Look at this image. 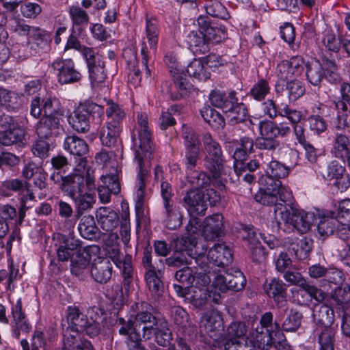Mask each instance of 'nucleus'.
<instances>
[{
	"label": "nucleus",
	"instance_id": "21",
	"mask_svg": "<svg viewBox=\"0 0 350 350\" xmlns=\"http://www.w3.org/2000/svg\"><path fill=\"white\" fill-rule=\"evenodd\" d=\"M208 258L215 267H224L232 262V253L225 244H215L209 250Z\"/></svg>",
	"mask_w": 350,
	"mask_h": 350
},
{
	"label": "nucleus",
	"instance_id": "46",
	"mask_svg": "<svg viewBox=\"0 0 350 350\" xmlns=\"http://www.w3.org/2000/svg\"><path fill=\"white\" fill-rule=\"evenodd\" d=\"M336 332L332 327L323 328L318 336L320 350H334Z\"/></svg>",
	"mask_w": 350,
	"mask_h": 350
},
{
	"label": "nucleus",
	"instance_id": "38",
	"mask_svg": "<svg viewBox=\"0 0 350 350\" xmlns=\"http://www.w3.org/2000/svg\"><path fill=\"white\" fill-rule=\"evenodd\" d=\"M216 275L217 274L214 272H211V274L207 272H200L194 275L195 287L193 289H198V295L202 294V297L204 298L203 304L206 299V286L210 284L212 279L214 280Z\"/></svg>",
	"mask_w": 350,
	"mask_h": 350
},
{
	"label": "nucleus",
	"instance_id": "13",
	"mask_svg": "<svg viewBox=\"0 0 350 350\" xmlns=\"http://www.w3.org/2000/svg\"><path fill=\"white\" fill-rule=\"evenodd\" d=\"M323 176L329 180H333V184L341 191H346L350 185L349 177L345 167L336 161H332L328 165Z\"/></svg>",
	"mask_w": 350,
	"mask_h": 350
},
{
	"label": "nucleus",
	"instance_id": "16",
	"mask_svg": "<svg viewBox=\"0 0 350 350\" xmlns=\"http://www.w3.org/2000/svg\"><path fill=\"white\" fill-rule=\"evenodd\" d=\"M52 66L58 71V81L61 84L74 83L81 79V74L74 68V63L70 59L56 61Z\"/></svg>",
	"mask_w": 350,
	"mask_h": 350
},
{
	"label": "nucleus",
	"instance_id": "60",
	"mask_svg": "<svg viewBox=\"0 0 350 350\" xmlns=\"http://www.w3.org/2000/svg\"><path fill=\"white\" fill-rule=\"evenodd\" d=\"M35 201V196L31 191H28L26 194L22 196L20 198V207L18 208V222L22 224L26 215L27 211L31 207V202Z\"/></svg>",
	"mask_w": 350,
	"mask_h": 350
},
{
	"label": "nucleus",
	"instance_id": "29",
	"mask_svg": "<svg viewBox=\"0 0 350 350\" xmlns=\"http://www.w3.org/2000/svg\"><path fill=\"white\" fill-rule=\"evenodd\" d=\"M209 99L213 106L220 108L225 112L232 109L233 103L236 101V93L232 91L227 96L219 90H213Z\"/></svg>",
	"mask_w": 350,
	"mask_h": 350
},
{
	"label": "nucleus",
	"instance_id": "34",
	"mask_svg": "<svg viewBox=\"0 0 350 350\" xmlns=\"http://www.w3.org/2000/svg\"><path fill=\"white\" fill-rule=\"evenodd\" d=\"M78 230L83 238L92 240L96 238L98 228L92 215H85L80 219Z\"/></svg>",
	"mask_w": 350,
	"mask_h": 350
},
{
	"label": "nucleus",
	"instance_id": "15",
	"mask_svg": "<svg viewBox=\"0 0 350 350\" xmlns=\"http://www.w3.org/2000/svg\"><path fill=\"white\" fill-rule=\"evenodd\" d=\"M64 148L70 154L79 158V165L85 167L86 165L85 155L88 153L89 148L86 142L76 135L68 136L64 143Z\"/></svg>",
	"mask_w": 350,
	"mask_h": 350
},
{
	"label": "nucleus",
	"instance_id": "31",
	"mask_svg": "<svg viewBox=\"0 0 350 350\" xmlns=\"http://www.w3.org/2000/svg\"><path fill=\"white\" fill-rule=\"evenodd\" d=\"M161 271L145 273V280L152 298L159 299L164 292V284L159 277Z\"/></svg>",
	"mask_w": 350,
	"mask_h": 350
},
{
	"label": "nucleus",
	"instance_id": "35",
	"mask_svg": "<svg viewBox=\"0 0 350 350\" xmlns=\"http://www.w3.org/2000/svg\"><path fill=\"white\" fill-rule=\"evenodd\" d=\"M204 8L207 14L224 21L230 18L227 8L219 0H205Z\"/></svg>",
	"mask_w": 350,
	"mask_h": 350
},
{
	"label": "nucleus",
	"instance_id": "53",
	"mask_svg": "<svg viewBox=\"0 0 350 350\" xmlns=\"http://www.w3.org/2000/svg\"><path fill=\"white\" fill-rule=\"evenodd\" d=\"M69 14L74 27H83L87 25L89 22L88 13L79 6H71L69 9Z\"/></svg>",
	"mask_w": 350,
	"mask_h": 350
},
{
	"label": "nucleus",
	"instance_id": "11",
	"mask_svg": "<svg viewBox=\"0 0 350 350\" xmlns=\"http://www.w3.org/2000/svg\"><path fill=\"white\" fill-rule=\"evenodd\" d=\"M183 206L190 216L204 215L207 209V204L204 200V194L198 189H191L183 198Z\"/></svg>",
	"mask_w": 350,
	"mask_h": 350
},
{
	"label": "nucleus",
	"instance_id": "47",
	"mask_svg": "<svg viewBox=\"0 0 350 350\" xmlns=\"http://www.w3.org/2000/svg\"><path fill=\"white\" fill-rule=\"evenodd\" d=\"M109 107L106 109L107 116V124L120 129V124L124 118V112L120 107L113 103H109Z\"/></svg>",
	"mask_w": 350,
	"mask_h": 350
},
{
	"label": "nucleus",
	"instance_id": "54",
	"mask_svg": "<svg viewBox=\"0 0 350 350\" xmlns=\"http://www.w3.org/2000/svg\"><path fill=\"white\" fill-rule=\"evenodd\" d=\"M189 183L195 188H204L210 185L211 183V177L209 175L206 174L204 172H193L188 177H187Z\"/></svg>",
	"mask_w": 350,
	"mask_h": 350
},
{
	"label": "nucleus",
	"instance_id": "42",
	"mask_svg": "<svg viewBox=\"0 0 350 350\" xmlns=\"http://www.w3.org/2000/svg\"><path fill=\"white\" fill-rule=\"evenodd\" d=\"M172 77L174 87L177 91L175 99L187 96L191 90V85L188 82L185 75L180 72H174Z\"/></svg>",
	"mask_w": 350,
	"mask_h": 350
},
{
	"label": "nucleus",
	"instance_id": "59",
	"mask_svg": "<svg viewBox=\"0 0 350 350\" xmlns=\"http://www.w3.org/2000/svg\"><path fill=\"white\" fill-rule=\"evenodd\" d=\"M187 72L189 76L200 80L205 81L209 78L208 74H206L204 70L203 64L196 59L189 64Z\"/></svg>",
	"mask_w": 350,
	"mask_h": 350
},
{
	"label": "nucleus",
	"instance_id": "39",
	"mask_svg": "<svg viewBox=\"0 0 350 350\" xmlns=\"http://www.w3.org/2000/svg\"><path fill=\"white\" fill-rule=\"evenodd\" d=\"M173 288L176 294L185 298L186 300H189L196 306H200L203 304V297L202 294L198 295V291L189 287H183L178 284H174Z\"/></svg>",
	"mask_w": 350,
	"mask_h": 350
},
{
	"label": "nucleus",
	"instance_id": "37",
	"mask_svg": "<svg viewBox=\"0 0 350 350\" xmlns=\"http://www.w3.org/2000/svg\"><path fill=\"white\" fill-rule=\"evenodd\" d=\"M306 76L308 81L313 85H319L325 76V66L319 62L307 65Z\"/></svg>",
	"mask_w": 350,
	"mask_h": 350
},
{
	"label": "nucleus",
	"instance_id": "56",
	"mask_svg": "<svg viewBox=\"0 0 350 350\" xmlns=\"http://www.w3.org/2000/svg\"><path fill=\"white\" fill-rule=\"evenodd\" d=\"M304 291L311 299L317 302H323L327 297V293L317 286L310 284L307 280L302 284L300 288Z\"/></svg>",
	"mask_w": 350,
	"mask_h": 350
},
{
	"label": "nucleus",
	"instance_id": "12",
	"mask_svg": "<svg viewBox=\"0 0 350 350\" xmlns=\"http://www.w3.org/2000/svg\"><path fill=\"white\" fill-rule=\"evenodd\" d=\"M42 107H40V98L36 97L31 103L30 112L35 118H39L43 111V116H57L62 117L64 111L57 99L46 98L42 100Z\"/></svg>",
	"mask_w": 350,
	"mask_h": 350
},
{
	"label": "nucleus",
	"instance_id": "33",
	"mask_svg": "<svg viewBox=\"0 0 350 350\" xmlns=\"http://www.w3.org/2000/svg\"><path fill=\"white\" fill-rule=\"evenodd\" d=\"M222 317L218 311L211 310L207 311L202 316L200 327H204L207 333L215 332L219 330L222 326Z\"/></svg>",
	"mask_w": 350,
	"mask_h": 350
},
{
	"label": "nucleus",
	"instance_id": "3",
	"mask_svg": "<svg viewBox=\"0 0 350 350\" xmlns=\"http://www.w3.org/2000/svg\"><path fill=\"white\" fill-rule=\"evenodd\" d=\"M60 189L74 201L76 219H79L85 212L92 209L95 203L94 196L84 191L85 178L79 174H70L62 178Z\"/></svg>",
	"mask_w": 350,
	"mask_h": 350
},
{
	"label": "nucleus",
	"instance_id": "1",
	"mask_svg": "<svg viewBox=\"0 0 350 350\" xmlns=\"http://www.w3.org/2000/svg\"><path fill=\"white\" fill-rule=\"evenodd\" d=\"M144 305L145 306L137 312L134 319L130 318L126 320L123 317H118L117 322L122 325L119 329L120 334L129 337L134 331L137 334L143 332L144 340L154 336L159 345L167 346L172 340V333L167 323L152 314V306L145 303L142 304V306Z\"/></svg>",
	"mask_w": 350,
	"mask_h": 350
},
{
	"label": "nucleus",
	"instance_id": "5",
	"mask_svg": "<svg viewBox=\"0 0 350 350\" xmlns=\"http://www.w3.org/2000/svg\"><path fill=\"white\" fill-rule=\"evenodd\" d=\"M274 219L278 228L292 226L301 234L306 233L310 228L313 215L294 207L285 206H277L275 210Z\"/></svg>",
	"mask_w": 350,
	"mask_h": 350
},
{
	"label": "nucleus",
	"instance_id": "48",
	"mask_svg": "<svg viewBox=\"0 0 350 350\" xmlns=\"http://www.w3.org/2000/svg\"><path fill=\"white\" fill-rule=\"evenodd\" d=\"M280 196V193L268 192L264 189H260L259 191L254 195L255 200L262 204L267 206H274V211L277 208V206H283L281 203H278V197Z\"/></svg>",
	"mask_w": 350,
	"mask_h": 350
},
{
	"label": "nucleus",
	"instance_id": "8",
	"mask_svg": "<svg viewBox=\"0 0 350 350\" xmlns=\"http://www.w3.org/2000/svg\"><path fill=\"white\" fill-rule=\"evenodd\" d=\"M202 143L206 155L204 158V166L215 179L219 178L224 171V159L221 148L209 133L202 135Z\"/></svg>",
	"mask_w": 350,
	"mask_h": 350
},
{
	"label": "nucleus",
	"instance_id": "24",
	"mask_svg": "<svg viewBox=\"0 0 350 350\" xmlns=\"http://www.w3.org/2000/svg\"><path fill=\"white\" fill-rule=\"evenodd\" d=\"M59 117L43 116L36 128V133L40 138L49 139L57 135L60 123Z\"/></svg>",
	"mask_w": 350,
	"mask_h": 350
},
{
	"label": "nucleus",
	"instance_id": "18",
	"mask_svg": "<svg viewBox=\"0 0 350 350\" xmlns=\"http://www.w3.org/2000/svg\"><path fill=\"white\" fill-rule=\"evenodd\" d=\"M16 30L19 34L26 35L27 36L29 44L31 42L36 44H50L52 41L51 33L38 27H33L24 23H18L16 25Z\"/></svg>",
	"mask_w": 350,
	"mask_h": 350
},
{
	"label": "nucleus",
	"instance_id": "49",
	"mask_svg": "<svg viewBox=\"0 0 350 350\" xmlns=\"http://www.w3.org/2000/svg\"><path fill=\"white\" fill-rule=\"evenodd\" d=\"M302 314L299 311L291 310L290 314L282 324V329L285 332H295L301 326Z\"/></svg>",
	"mask_w": 350,
	"mask_h": 350
},
{
	"label": "nucleus",
	"instance_id": "28",
	"mask_svg": "<svg viewBox=\"0 0 350 350\" xmlns=\"http://www.w3.org/2000/svg\"><path fill=\"white\" fill-rule=\"evenodd\" d=\"M90 256L85 248H79L71 259V273L76 276L83 277L88 273Z\"/></svg>",
	"mask_w": 350,
	"mask_h": 350
},
{
	"label": "nucleus",
	"instance_id": "27",
	"mask_svg": "<svg viewBox=\"0 0 350 350\" xmlns=\"http://www.w3.org/2000/svg\"><path fill=\"white\" fill-rule=\"evenodd\" d=\"M96 217L100 227L106 232L112 231L119 223L118 213L109 207H100L96 211Z\"/></svg>",
	"mask_w": 350,
	"mask_h": 350
},
{
	"label": "nucleus",
	"instance_id": "50",
	"mask_svg": "<svg viewBox=\"0 0 350 350\" xmlns=\"http://www.w3.org/2000/svg\"><path fill=\"white\" fill-rule=\"evenodd\" d=\"M337 223L339 221L333 216L322 217L317 226L319 234L323 238L332 235L336 230Z\"/></svg>",
	"mask_w": 350,
	"mask_h": 350
},
{
	"label": "nucleus",
	"instance_id": "2",
	"mask_svg": "<svg viewBox=\"0 0 350 350\" xmlns=\"http://www.w3.org/2000/svg\"><path fill=\"white\" fill-rule=\"evenodd\" d=\"M135 129L137 135H133V141L135 148V160L139 169L137 196L141 198L143 196L144 189L149 176L152 150L151 133L148 127V115L146 113H137Z\"/></svg>",
	"mask_w": 350,
	"mask_h": 350
},
{
	"label": "nucleus",
	"instance_id": "23",
	"mask_svg": "<svg viewBox=\"0 0 350 350\" xmlns=\"http://www.w3.org/2000/svg\"><path fill=\"white\" fill-rule=\"evenodd\" d=\"M261 189H264L268 192H275L280 193V199L282 202H285L291 198V193L286 189L282 187V183L280 179L271 177L266 174L261 176L260 179Z\"/></svg>",
	"mask_w": 350,
	"mask_h": 350
},
{
	"label": "nucleus",
	"instance_id": "22",
	"mask_svg": "<svg viewBox=\"0 0 350 350\" xmlns=\"http://www.w3.org/2000/svg\"><path fill=\"white\" fill-rule=\"evenodd\" d=\"M275 91L282 96L287 97L290 101H295L304 95L305 88L298 80H292L286 84L277 81Z\"/></svg>",
	"mask_w": 350,
	"mask_h": 350
},
{
	"label": "nucleus",
	"instance_id": "45",
	"mask_svg": "<svg viewBox=\"0 0 350 350\" xmlns=\"http://www.w3.org/2000/svg\"><path fill=\"white\" fill-rule=\"evenodd\" d=\"M334 153L336 157L349 158L350 156V141L342 134H337L334 144Z\"/></svg>",
	"mask_w": 350,
	"mask_h": 350
},
{
	"label": "nucleus",
	"instance_id": "57",
	"mask_svg": "<svg viewBox=\"0 0 350 350\" xmlns=\"http://www.w3.org/2000/svg\"><path fill=\"white\" fill-rule=\"evenodd\" d=\"M20 10L24 17L35 18L41 13L42 7L38 3L28 1L24 2L21 1Z\"/></svg>",
	"mask_w": 350,
	"mask_h": 350
},
{
	"label": "nucleus",
	"instance_id": "64",
	"mask_svg": "<svg viewBox=\"0 0 350 350\" xmlns=\"http://www.w3.org/2000/svg\"><path fill=\"white\" fill-rule=\"evenodd\" d=\"M333 299L338 306L343 307L347 304L350 301V286L345 284L338 287L333 295Z\"/></svg>",
	"mask_w": 350,
	"mask_h": 350
},
{
	"label": "nucleus",
	"instance_id": "20",
	"mask_svg": "<svg viewBox=\"0 0 350 350\" xmlns=\"http://www.w3.org/2000/svg\"><path fill=\"white\" fill-rule=\"evenodd\" d=\"M79 33L74 27L68 29V23L58 22L54 26V34L52 36L55 44H80Z\"/></svg>",
	"mask_w": 350,
	"mask_h": 350
},
{
	"label": "nucleus",
	"instance_id": "41",
	"mask_svg": "<svg viewBox=\"0 0 350 350\" xmlns=\"http://www.w3.org/2000/svg\"><path fill=\"white\" fill-rule=\"evenodd\" d=\"M116 265L122 270L123 284L125 290L129 291V286L133 281L132 256L129 254H126L123 257L122 260Z\"/></svg>",
	"mask_w": 350,
	"mask_h": 350
},
{
	"label": "nucleus",
	"instance_id": "14",
	"mask_svg": "<svg viewBox=\"0 0 350 350\" xmlns=\"http://www.w3.org/2000/svg\"><path fill=\"white\" fill-rule=\"evenodd\" d=\"M113 265L107 258L98 257L93 260L90 267V275L98 283L106 284L111 278Z\"/></svg>",
	"mask_w": 350,
	"mask_h": 350
},
{
	"label": "nucleus",
	"instance_id": "26",
	"mask_svg": "<svg viewBox=\"0 0 350 350\" xmlns=\"http://www.w3.org/2000/svg\"><path fill=\"white\" fill-rule=\"evenodd\" d=\"M0 144L4 146H24L26 144L25 129L20 126L0 131Z\"/></svg>",
	"mask_w": 350,
	"mask_h": 350
},
{
	"label": "nucleus",
	"instance_id": "51",
	"mask_svg": "<svg viewBox=\"0 0 350 350\" xmlns=\"http://www.w3.org/2000/svg\"><path fill=\"white\" fill-rule=\"evenodd\" d=\"M247 327L243 322H232L227 328L226 335L229 339L244 340L247 333Z\"/></svg>",
	"mask_w": 350,
	"mask_h": 350
},
{
	"label": "nucleus",
	"instance_id": "61",
	"mask_svg": "<svg viewBox=\"0 0 350 350\" xmlns=\"http://www.w3.org/2000/svg\"><path fill=\"white\" fill-rule=\"evenodd\" d=\"M289 168L278 161L270 162L267 174L278 179L285 178L289 173Z\"/></svg>",
	"mask_w": 350,
	"mask_h": 350
},
{
	"label": "nucleus",
	"instance_id": "10",
	"mask_svg": "<svg viewBox=\"0 0 350 350\" xmlns=\"http://www.w3.org/2000/svg\"><path fill=\"white\" fill-rule=\"evenodd\" d=\"M213 285L222 293L228 291H240L246 284L243 273L238 269H231L224 274H217L214 278Z\"/></svg>",
	"mask_w": 350,
	"mask_h": 350
},
{
	"label": "nucleus",
	"instance_id": "7",
	"mask_svg": "<svg viewBox=\"0 0 350 350\" xmlns=\"http://www.w3.org/2000/svg\"><path fill=\"white\" fill-rule=\"evenodd\" d=\"M197 22L199 29L188 34V42L208 44L212 42V44H220L228 38L226 28L224 26L213 27L208 17L200 16Z\"/></svg>",
	"mask_w": 350,
	"mask_h": 350
},
{
	"label": "nucleus",
	"instance_id": "32",
	"mask_svg": "<svg viewBox=\"0 0 350 350\" xmlns=\"http://www.w3.org/2000/svg\"><path fill=\"white\" fill-rule=\"evenodd\" d=\"M14 319L13 332L16 337L19 338L20 331L29 332L31 326L25 319V315L22 311V303L18 299L12 309Z\"/></svg>",
	"mask_w": 350,
	"mask_h": 350
},
{
	"label": "nucleus",
	"instance_id": "43",
	"mask_svg": "<svg viewBox=\"0 0 350 350\" xmlns=\"http://www.w3.org/2000/svg\"><path fill=\"white\" fill-rule=\"evenodd\" d=\"M68 330L66 337V346L69 350H93L91 343L86 340L81 338L80 336L72 335Z\"/></svg>",
	"mask_w": 350,
	"mask_h": 350
},
{
	"label": "nucleus",
	"instance_id": "25",
	"mask_svg": "<svg viewBox=\"0 0 350 350\" xmlns=\"http://www.w3.org/2000/svg\"><path fill=\"white\" fill-rule=\"evenodd\" d=\"M264 290L269 297L274 299L278 307H282L286 302V290L282 281L272 279L264 284Z\"/></svg>",
	"mask_w": 350,
	"mask_h": 350
},
{
	"label": "nucleus",
	"instance_id": "62",
	"mask_svg": "<svg viewBox=\"0 0 350 350\" xmlns=\"http://www.w3.org/2000/svg\"><path fill=\"white\" fill-rule=\"evenodd\" d=\"M269 90L268 82L265 79H260L251 89L250 94L255 100H262L269 92Z\"/></svg>",
	"mask_w": 350,
	"mask_h": 350
},
{
	"label": "nucleus",
	"instance_id": "17",
	"mask_svg": "<svg viewBox=\"0 0 350 350\" xmlns=\"http://www.w3.org/2000/svg\"><path fill=\"white\" fill-rule=\"evenodd\" d=\"M224 217L219 213L213 214L204 219L203 235L208 241H214L224 235Z\"/></svg>",
	"mask_w": 350,
	"mask_h": 350
},
{
	"label": "nucleus",
	"instance_id": "6",
	"mask_svg": "<svg viewBox=\"0 0 350 350\" xmlns=\"http://www.w3.org/2000/svg\"><path fill=\"white\" fill-rule=\"evenodd\" d=\"M103 114L104 109L101 105L85 101L68 116V121L74 130L84 133L89 131L90 122H100Z\"/></svg>",
	"mask_w": 350,
	"mask_h": 350
},
{
	"label": "nucleus",
	"instance_id": "55",
	"mask_svg": "<svg viewBox=\"0 0 350 350\" xmlns=\"http://www.w3.org/2000/svg\"><path fill=\"white\" fill-rule=\"evenodd\" d=\"M44 138L37 139L32 145L31 151L34 156L40 159H46L49 156L51 144Z\"/></svg>",
	"mask_w": 350,
	"mask_h": 350
},
{
	"label": "nucleus",
	"instance_id": "36",
	"mask_svg": "<svg viewBox=\"0 0 350 350\" xmlns=\"http://www.w3.org/2000/svg\"><path fill=\"white\" fill-rule=\"evenodd\" d=\"M120 133V129L106 124L100 134L102 144L109 148L115 146L118 142Z\"/></svg>",
	"mask_w": 350,
	"mask_h": 350
},
{
	"label": "nucleus",
	"instance_id": "9",
	"mask_svg": "<svg viewBox=\"0 0 350 350\" xmlns=\"http://www.w3.org/2000/svg\"><path fill=\"white\" fill-rule=\"evenodd\" d=\"M74 48L81 51L85 58L90 72V78L92 86H97L105 81L107 74L105 70V62L101 55L93 48L84 45H66L65 51Z\"/></svg>",
	"mask_w": 350,
	"mask_h": 350
},
{
	"label": "nucleus",
	"instance_id": "44",
	"mask_svg": "<svg viewBox=\"0 0 350 350\" xmlns=\"http://www.w3.org/2000/svg\"><path fill=\"white\" fill-rule=\"evenodd\" d=\"M165 213V223L167 227L170 230H176L182 225L183 215L181 213L176 209L173 204L169 207L164 206Z\"/></svg>",
	"mask_w": 350,
	"mask_h": 350
},
{
	"label": "nucleus",
	"instance_id": "19",
	"mask_svg": "<svg viewBox=\"0 0 350 350\" xmlns=\"http://www.w3.org/2000/svg\"><path fill=\"white\" fill-rule=\"evenodd\" d=\"M68 327L64 330V335L69 330L72 335L80 336L79 332L84 331L88 323V318L77 307H69L68 309Z\"/></svg>",
	"mask_w": 350,
	"mask_h": 350
},
{
	"label": "nucleus",
	"instance_id": "58",
	"mask_svg": "<svg viewBox=\"0 0 350 350\" xmlns=\"http://www.w3.org/2000/svg\"><path fill=\"white\" fill-rule=\"evenodd\" d=\"M325 66L324 78L332 83H338L341 81V77L337 72V66L334 61L326 59L323 60Z\"/></svg>",
	"mask_w": 350,
	"mask_h": 350
},
{
	"label": "nucleus",
	"instance_id": "30",
	"mask_svg": "<svg viewBox=\"0 0 350 350\" xmlns=\"http://www.w3.org/2000/svg\"><path fill=\"white\" fill-rule=\"evenodd\" d=\"M314 322L324 328L331 327L334 321V312L333 309L325 304L315 306L312 314Z\"/></svg>",
	"mask_w": 350,
	"mask_h": 350
},
{
	"label": "nucleus",
	"instance_id": "52",
	"mask_svg": "<svg viewBox=\"0 0 350 350\" xmlns=\"http://www.w3.org/2000/svg\"><path fill=\"white\" fill-rule=\"evenodd\" d=\"M158 21L155 18L146 16V36L150 44H157L159 41Z\"/></svg>",
	"mask_w": 350,
	"mask_h": 350
},
{
	"label": "nucleus",
	"instance_id": "4",
	"mask_svg": "<svg viewBox=\"0 0 350 350\" xmlns=\"http://www.w3.org/2000/svg\"><path fill=\"white\" fill-rule=\"evenodd\" d=\"M273 322V314L271 312H265L260 321L254 319L251 321V330L250 332V341L252 343L254 348L260 350H269L273 345V334H278L284 338V334L280 332V324L275 321L274 325L271 329Z\"/></svg>",
	"mask_w": 350,
	"mask_h": 350
},
{
	"label": "nucleus",
	"instance_id": "40",
	"mask_svg": "<svg viewBox=\"0 0 350 350\" xmlns=\"http://www.w3.org/2000/svg\"><path fill=\"white\" fill-rule=\"evenodd\" d=\"M227 114V118L232 124L243 122L245 120L247 110L243 103H238V99L236 97V101L233 103L232 109L228 111H225Z\"/></svg>",
	"mask_w": 350,
	"mask_h": 350
},
{
	"label": "nucleus",
	"instance_id": "63",
	"mask_svg": "<svg viewBox=\"0 0 350 350\" xmlns=\"http://www.w3.org/2000/svg\"><path fill=\"white\" fill-rule=\"evenodd\" d=\"M191 262L183 253H174L172 256L165 259V264L169 268L178 269L186 267Z\"/></svg>",
	"mask_w": 350,
	"mask_h": 350
}]
</instances>
